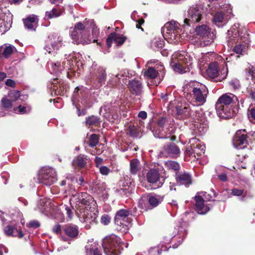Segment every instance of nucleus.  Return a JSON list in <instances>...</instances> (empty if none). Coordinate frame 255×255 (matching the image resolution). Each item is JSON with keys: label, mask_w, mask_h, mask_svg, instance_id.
Returning a JSON list of instances; mask_svg holds the SVG:
<instances>
[{"label": "nucleus", "mask_w": 255, "mask_h": 255, "mask_svg": "<svg viewBox=\"0 0 255 255\" xmlns=\"http://www.w3.org/2000/svg\"><path fill=\"white\" fill-rule=\"evenodd\" d=\"M196 196H201V198L204 199V202L209 201L211 200L212 199L211 195L207 194V193L205 192H201L198 193V195H196Z\"/></svg>", "instance_id": "5fc2aeb1"}, {"label": "nucleus", "mask_w": 255, "mask_h": 255, "mask_svg": "<svg viewBox=\"0 0 255 255\" xmlns=\"http://www.w3.org/2000/svg\"><path fill=\"white\" fill-rule=\"evenodd\" d=\"M228 73V69L227 67H224L223 69L221 71V77L222 79H224L226 77Z\"/></svg>", "instance_id": "774afa93"}, {"label": "nucleus", "mask_w": 255, "mask_h": 255, "mask_svg": "<svg viewBox=\"0 0 255 255\" xmlns=\"http://www.w3.org/2000/svg\"><path fill=\"white\" fill-rule=\"evenodd\" d=\"M128 132L129 135L132 137H136L138 136L139 130L135 126H129Z\"/></svg>", "instance_id": "8fccbe9b"}, {"label": "nucleus", "mask_w": 255, "mask_h": 255, "mask_svg": "<svg viewBox=\"0 0 255 255\" xmlns=\"http://www.w3.org/2000/svg\"><path fill=\"white\" fill-rule=\"evenodd\" d=\"M169 121L165 118H161L157 122V125L153 130V133L155 137L159 138L170 137L167 135L168 132V125Z\"/></svg>", "instance_id": "f8f14e48"}, {"label": "nucleus", "mask_w": 255, "mask_h": 255, "mask_svg": "<svg viewBox=\"0 0 255 255\" xmlns=\"http://www.w3.org/2000/svg\"><path fill=\"white\" fill-rule=\"evenodd\" d=\"M147 181L151 183H158L157 187L162 186L164 179L160 180L159 173L158 170L151 169L146 174Z\"/></svg>", "instance_id": "aec40b11"}, {"label": "nucleus", "mask_w": 255, "mask_h": 255, "mask_svg": "<svg viewBox=\"0 0 255 255\" xmlns=\"http://www.w3.org/2000/svg\"><path fill=\"white\" fill-rule=\"evenodd\" d=\"M120 239L112 234L103 240V247L107 255H119L120 254Z\"/></svg>", "instance_id": "0eeeda50"}, {"label": "nucleus", "mask_w": 255, "mask_h": 255, "mask_svg": "<svg viewBox=\"0 0 255 255\" xmlns=\"http://www.w3.org/2000/svg\"><path fill=\"white\" fill-rule=\"evenodd\" d=\"M248 116L249 119L252 122H255V109H251L248 111Z\"/></svg>", "instance_id": "bf43d9fd"}, {"label": "nucleus", "mask_w": 255, "mask_h": 255, "mask_svg": "<svg viewBox=\"0 0 255 255\" xmlns=\"http://www.w3.org/2000/svg\"><path fill=\"white\" fill-rule=\"evenodd\" d=\"M40 226L39 223L37 221H30L28 225V227L32 228H38Z\"/></svg>", "instance_id": "69168bd1"}, {"label": "nucleus", "mask_w": 255, "mask_h": 255, "mask_svg": "<svg viewBox=\"0 0 255 255\" xmlns=\"http://www.w3.org/2000/svg\"><path fill=\"white\" fill-rule=\"evenodd\" d=\"M64 208L65 209V210L66 211V214H67V217L69 218V219H71L73 217V213L72 212L70 208L68 206L64 205V206H61V208H60V209H63Z\"/></svg>", "instance_id": "4d7b16f0"}, {"label": "nucleus", "mask_w": 255, "mask_h": 255, "mask_svg": "<svg viewBox=\"0 0 255 255\" xmlns=\"http://www.w3.org/2000/svg\"><path fill=\"white\" fill-rule=\"evenodd\" d=\"M89 161V159L87 156L80 154L74 158L72 161V166L75 168H82L86 166Z\"/></svg>", "instance_id": "a878e982"}, {"label": "nucleus", "mask_w": 255, "mask_h": 255, "mask_svg": "<svg viewBox=\"0 0 255 255\" xmlns=\"http://www.w3.org/2000/svg\"><path fill=\"white\" fill-rule=\"evenodd\" d=\"M189 143L194 146V152L198 156L201 155L204 153L205 151V145L199 139L196 138H192L189 140Z\"/></svg>", "instance_id": "393cba45"}, {"label": "nucleus", "mask_w": 255, "mask_h": 255, "mask_svg": "<svg viewBox=\"0 0 255 255\" xmlns=\"http://www.w3.org/2000/svg\"><path fill=\"white\" fill-rule=\"evenodd\" d=\"M100 172L103 175H107L110 172V169L105 166L99 167Z\"/></svg>", "instance_id": "e2e57ef3"}, {"label": "nucleus", "mask_w": 255, "mask_h": 255, "mask_svg": "<svg viewBox=\"0 0 255 255\" xmlns=\"http://www.w3.org/2000/svg\"><path fill=\"white\" fill-rule=\"evenodd\" d=\"M156 69L152 67H149L147 70H145L144 72V76L148 79H154L157 77L158 72L162 73L161 77H163L164 74V68L160 62H157L156 64Z\"/></svg>", "instance_id": "a211bd4d"}, {"label": "nucleus", "mask_w": 255, "mask_h": 255, "mask_svg": "<svg viewBox=\"0 0 255 255\" xmlns=\"http://www.w3.org/2000/svg\"><path fill=\"white\" fill-rule=\"evenodd\" d=\"M227 40L229 46H232L234 43H238L234 48L237 54L243 55L246 53L250 44L249 34L247 29L241 27L239 24H234L227 33Z\"/></svg>", "instance_id": "f03ea898"}, {"label": "nucleus", "mask_w": 255, "mask_h": 255, "mask_svg": "<svg viewBox=\"0 0 255 255\" xmlns=\"http://www.w3.org/2000/svg\"><path fill=\"white\" fill-rule=\"evenodd\" d=\"M79 212L78 217L82 222L91 223L95 222L98 217L97 212L89 211L88 209H80Z\"/></svg>", "instance_id": "dca6fc26"}, {"label": "nucleus", "mask_w": 255, "mask_h": 255, "mask_svg": "<svg viewBox=\"0 0 255 255\" xmlns=\"http://www.w3.org/2000/svg\"><path fill=\"white\" fill-rule=\"evenodd\" d=\"M48 38L44 49L48 53L55 54L62 46V38L57 34L51 35Z\"/></svg>", "instance_id": "ddd939ff"}, {"label": "nucleus", "mask_w": 255, "mask_h": 255, "mask_svg": "<svg viewBox=\"0 0 255 255\" xmlns=\"http://www.w3.org/2000/svg\"><path fill=\"white\" fill-rule=\"evenodd\" d=\"M192 122L193 126L192 128H194L196 133L201 135L207 131V125L203 123V120L200 116V114H196L195 117L193 118Z\"/></svg>", "instance_id": "f3484780"}, {"label": "nucleus", "mask_w": 255, "mask_h": 255, "mask_svg": "<svg viewBox=\"0 0 255 255\" xmlns=\"http://www.w3.org/2000/svg\"><path fill=\"white\" fill-rule=\"evenodd\" d=\"M203 17V12L201 8L197 6H192L187 11L186 17L184 20L185 24L190 26L199 22Z\"/></svg>", "instance_id": "9b49d317"}, {"label": "nucleus", "mask_w": 255, "mask_h": 255, "mask_svg": "<svg viewBox=\"0 0 255 255\" xmlns=\"http://www.w3.org/2000/svg\"><path fill=\"white\" fill-rule=\"evenodd\" d=\"M136 13V11H134L131 14V17L133 20L137 22L136 27L137 28H141V30L143 31V29L140 27V26L144 23V20L142 18H140L138 20H136L135 17V14Z\"/></svg>", "instance_id": "3c124183"}, {"label": "nucleus", "mask_w": 255, "mask_h": 255, "mask_svg": "<svg viewBox=\"0 0 255 255\" xmlns=\"http://www.w3.org/2000/svg\"><path fill=\"white\" fill-rule=\"evenodd\" d=\"M201 196H195V200L196 202V210L199 214H205L210 210V207L208 205L205 204L204 199L201 198Z\"/></svg>", "instance_id": "5701e85b"}, {"label": "nucleus", "mask_w": 255, "mask_h": 255, "mask_svg": "<svg viewBox=\"0 0 255 255\" xmlns=\"http://www.w3.org/2000/svg\"><path fill=\"white\" fill-rule=\"evenodd\" d=\"M7 96L14 103L20 98V94L19 91L13 90L10 91Z\"/></svg>", "instance_id": "a19ab883"}, {"label": "nucleus", "mask_w": 255, "mask_h": 255, "mask_svg": "<svg viewBox=\"0 0 255 255\" xmlns=\"http://www.w3.org/2000/svg\"><path fill=\"white\" fill-rule=\"evenodd\" d=\"M30 111V108L28 107H25L21 105L13 109V111L16 114H23L28 113Z\"/></svg>", "instance_id": "a18cd8bd"}, {"label": "nucleus", "mask_w": 255, "mask_h": 255, "mask_svg": "<svg viewBox=\"0 0 255 255\" xmlns=\"http://www.w3.org/2000/svg\"><path fill=\"white\" fill-rule=\"evenodd\" d=\"M244 190L243 189L233 188L231 190V194L234 196H241L243 195Z\"/></svg>", "instance_id": "6e6d98bb"}, {"label": "nucleus", "mask_w": 255, "mask_h": 255, "mask_svg": "<svg viewBox=\"0 0 255 255\" xmlns=\"http://www.w3.org/2000/svg\"><path fill=\"white\" fill-rule=\"evenodd\" d=\"M85 249L86 255H101L99 246L95 243L87 245Z\"/></svg>", "instance_id": "7c9ffc66"}, {"label": "nucleus", "mask_w": 255, "mask_h": 255, "mask_svg": "<svg viewBox=\"0 0 255 255\" xmlns=\"http://www.w3.org/2000/svg\"><path fill=\"white\" fill-rule=\"evenodd\" d=\"M129 215V211L126 209H121L118 211L115 217V222L117 229L120 232L126 233L128 232L129 224L127 219Z\"/></svg>", "instance_id": "9d476101"}, {"label": "nucleus", "mask_w": 255, "mask_h": 255, "mask_svg": "<svg viewBox=\"0 0 255 255\" xmlns=\"http://www.w3.org/2000/svg\"><path fill=\"white\" fill-rule=\"evenodd\" d=\"M86 125L89 127L92 126H97L100 123L99 119L96 116H92L86 119Z\"/></svg>", "instance_id": "37998d69"}, {"label": "nucleus", "mask_w": 255, "mask_h": 255, "mask_svg": "<svg viewBox=\"0 0 255 255\" xmlns=\"http://www.w3.org/2000/svg\"><path fill=\"white\" fill-rule=\"evenodd\" d=\"M1 103L2 107L6 109L11 108L13 105V102L7 96H5L2 98L1 100Z\"/></svg>", "instance_id": "c03bdc74"}, {"label": "nucleus", "mask_w": 255, "mask_h": 255, "mask_svg": "<svg viewBox=\"0 0 255 255\" xmlns=\"http://www.w3.org/2000/svg\"><path fill=\"white\" fill-rule=\"evenodd\" d=\"M62 13V11L58 8H53L51 10L46 11L45 16L47 18H53L59 16Z\"/></svg>", "instance_id": "4c0bfd02"}, {"label": "nucleus", "mask_w": 255, "mask_h": 255, "mask_svg": "<svg viewBox=\"0 0 255 255\" xmlns=\"http://www.w3.org/2000/svg\"><path fill=\"white\" fill-rule=\"evenodd\" d=\"M247 133L245 129L237 131L233 140V144L235 148L241 149L247 146L248 144Z\"/></svg>", "instance_id": "2eb2a0df"}, {"label": "nucleus", "mask_w": 255, "mask_h": 255, "mask_svg": "<svg viewBox=\"0 0 255 255\" xmlns=\"http://www.w3.org/2000/svg\"><path fill=\"white\" fill-rule=\"evenodd\" d=\"M230 86L234 89H237L240 87V83L238 80H232L230 82Z\"/></svg>", "instance_id": "0e129e2a"}, {"label": "nucleus", "mask_w": 255, "mask_h": 255, "mask_svg": "<svg viewBox=\"0 0 255 255\" xmlns=\"http://www.w3.org/2000/svg\"><path fill=\"white\" fill-rule=\"evenodd\" d=\"M224 15L222 12H216L213 17V22L218 27L222 26L225 23Z\"/></svg>", "instance_id": "72a5a7b5"}, {"label": "nucleus", "mask_w": 255, "mask_h": 255, "mask_svg": "<svg viewBox=\"0 0 255 255\" xmlns=\"http://www.w3.org/2000/svg\"><path fill=\"white\" fill-rule=\"evenodd\" d=\"M165 165L169 169L177 170L179 169V164L173 161H167L165 162Z\"/></svg>", "instance_id": "09e8293b"}, {"label": "nucleus", "mask_w": 255, "mask_h": 255, "mask_svg": "<svg viewBox=\"0 0 255 255\" xmlns=\"http://www.w3.org/2000/svg\"><path fill=\"white\" fill-rule=\"evenodd\" d=\"M149 253L150 255H160L159 246L151 248L149 250Z\"/></svg>", "instance_id": "13d9d810"}, {"label": "nucleus", "mask_w": 255, "mask_h": 255, "mask_svg": "<svg viewBox=\"0 0 255 255\" xmlns=\"http://www.w3.org/2000/svg\"><path fill=\"white\" fill-rule=\"evenodd\" d=\"M206 73L211 78L217 77L219 73L218 63L216 62L210 63L208 69L206 70Z\"/></svg>", "instance_id": "c85d7f7f"}, {"label": "nucleus", "mask_w": 255, "mask_h": 255, "mask_svg": "<svg viewBox=\"0 0 255 255\" xmlns=\"http://www.w3.org/2000/svg\"><path fill=\"white\" fill-rule=\"evenodd\" d=\"M38 180L39 183L46 186L53 184L57 180L55 170L51 167L42 168L39 172Z\"/></svg>", "instance_id": "1a4fd4ad"}, {"label": "nucleus", "mask_w": 255, "mask_h": 255, "mask_svg": "<svg viewBox=\"0 0 255 255\" xmlns=\"http://www.w3.org/2000/svg\"><path fill=\"white\" fill-rule=\"evenodd\" d=\"M93 75L98 81V82L101 85L105 81L106 78V72L105 69L103 67H98L95 69V72Z\"/></svg>", "instance_id": "bb28decb"}, {"label": "nucleus", "mask_w": 255, "mask_h": 255, "mask_svg": "<svg viewBox=\"0 0 255 255\" xmlns=\"http://www.w3.org/2000/svg\"><path fill=\"white\" fill-rule=\"evenodd\" d=\"M82 193H77L73 195L70 200L71 204L74 203L77 206L81 207V202L82 201Z\"/></svg>", "instance_id": "79ce46f5"}, {"label": "nucleus", "mask_w": 255, "mask_h": 255, "mask_svg": "<svg viewBox=\"0 0 255 255\" xmlns=\"http://www.w3.org/2000/svg\"><path fill=\"white\" fill-rule=\"evenodd\" d=\"M140 169V162L137 159H133L130 162V171L132 174H135Z\"/></svg>", "instance_id": "c9c22d12"}, {"label": "nucleus", "mask_w": 255, "mask_h": 255, "mask_svg": "<svg viewBox=\"0 0 255 255\" xmlns=\"http://www.w3.org/2000/svg\"><path fill=\"white\" fill-rule=\"evenodd\" d=\"M235 100L237 101L238 98L231 93H226L220 97L216 104L218 115L224 119L231 118L233 115L232 103Z\"/></svg>", "instance_id": "39448f33"}, {"label": "nucleus", "mask_w": 255, "mask_h": 255, "mask_svg": "<svg viewBox=\"0 0 255 255\" xmlns=\"http://www.w3.org/2000/svg\"><path fill=\"white\" fill-rule=\"evenodd\" d=\"M58 79L56 78L54 80V82H53L52 84L53 85V87H52L53 89V90L55 91V94L56 95H63L64 94V91H62L61 89V84L60 83V82L58 81Z\"/></svg>", "instance_id": "58836bf2"}, {"label": "nucleus", "mask_w": 255, "mask_h": 255, "mask_svg": "<svg viewBox=\"0 0 255 255\" xmlns=\"http://www.w3.org/2000/svg\"><path fill=\"white\" fill-rule=\"evenodd\" d=\"M163 197L158 195L151 196L148 198V202L152 207H156L163 201Z\"/></svg>", "instance_id": "f704fd0d"}, {"label": "nucleus", "mask_w": 255, "mask_h": 255, "mask_svg": "<svg viewBox=\"0 0 255 255\" xmlns=\"http://www.w3.org/2000/svg\"><path fill=\"white\" fill-rule=\"evenodd\" d=\"M98 136L95 134H92L90 136L89 145L91 147H94L98 144Z\"/></svg>", "instance_id": "603ef678"}, {"label": "nucleus", "mask_w": 255, "mask_h": 255, "mask_svg": "<svg viewBox=\"0 0 255 255\" xmlns=\"http://www.w3.org/2000/svg\"><path fill=\"white\" fill-rule=\"evenodd\" d=\"M75 55H80L78 53H73L69 55V56L67 57V64L69 65V66L72 68V67L74 66V64L76 63V60H75L74 61L72 60V59L74 57Z\"/></svg>", "instance_id": "864d4df0"}, {"label": "nucleus", "mask_w": 255, "mask_h": 255, "mask_svg": "<svg viewBox=\"0 0 255 255\" xmlns=\"http://www.w3.org/2000/svg\"><path fill=\"white\" fill-rule=\"evenodd\" d=\"M180 24L177 21L172 20L167 22L163 28L164 39L169 43L177 44L180 41V33L181 29Z\"/></svg>", "instance_id": "423d86ee"}, {"label": "nucleus", "mask_w": 255, "mask_h": 255, "mask_svg": "<svg viewBox=\"0 0 255 255\" xmlns=\"http://www.w3.org/2000/svg\"><path fill=\"white\" fill-rule=\"evenodd\" d=\"M162 39L159 38H155L152 41L151 46L155 49L161 48L164 44Z\"/></svg>", "instance_id": "de8ad7c7"}, {"label": "nucleus", "mask_w": 255, "mask_h": 255, "mask_svg": "<svg viewBox=\"0 0 255 255\" xmlns=\"http://www.w3.org/2000/svg\"><path fill=\"white\" fill-rule=\"evenodd\" d=\"M126 40V37L125 36L116 33H113L108 36L107 39V43L108 47H110L112 43H115L116 46L121 45L124 43Z\"/></svg>", "instance_id": "4be33fe9"}, {"label": "nucleus", "mask_w": 255, "mask_h": 255, "mask_svg": "<svg viewBox=\"0 0 255 255\" xmlns=\"http://www.w3.org/2000/svg\"><path fill=\"white\" fill-rule=\"evenodd\" d=\"M110 221L111 218L107 215H104L101 217V223L105 225H108L110 223Z\"/></svg>", "instance_id": "680f3d73"}, {"label": "nucleus", "mask_w": 255, "mask_h": 255, "mask_svg": "<svg viewBox=\"0 0 255 255\" xmlns=\"http://www.w3.org/2000/svg\"><path fill=\"white\" fill-rule=\"evenodd\" d=\"M112 113V111L110 109V106L108 105H104L100 109V114H103L105 116V114L111 113ZM106 116H105L106 117Z\"/></svg>", "instance_id": "052dcab7"}, {"label": "nucleus", "mask_w": 255, "mask_h": 255, "mask_svg": "<svg viewBox=\"0 0 255 255\" xmlns=\"http://www.w3.org/2000/svg\"><path fill=\"white\" fill-rule=\"evenodd\" d=\"M2 49H3V50L2 52V55L5 58L8 57L15 50L13 46L9 44H5L3 47L1 48V50Z\"/></svg>", "instance_id": "e433bc0d"}, {"label": "nucleus", "mask_w": 255, "mask_h": 255, "mask_svg": "<svg viewBox=\"0 0 255 255\" xmlns=\"http://www.w3.org/2000/svg\"><path fill=\"white\" fill-rule=\"evenodd\" d=\"M71 37L76 44H87L92 42H97L99 35V29L93 20H85L84 23L78 22L71 30Z\"/></svg>", "instance_id": "f257e3e1"}, {"label": "nucleus", "mask_w": 255, "mask_h": 255, "mask_svg": "<svg viewBox=\"0 0 255 255\" xmlns=\"http://www.w3.org/2000/svg\"><path fill=\"white\" fill-rule=\"evenodd\" d=\"M23 23L25 27L30 30H35L37 26L38 18L37 15L31 14L25 19H23Z\"/></svg>", "instance_id": "b1692460"}, {"label": "nucleus", "mask_w": 255, "mask_h": 255, "mask_svg": "<svg viewBox=\"0 0 255 255\" xmlns=\"http://www.w3.org/2000/svg\"><path fill=\"white\" fill-rule=\"evenodd\" d=\"M3 232L6 236L22 238L24 235L21 229L14 221L3 224Z\"/></svg>", "instance_id": "4468645a"}, {"label": "nucleus", "mask_w": 255, "mask_h": 255, "mask_svg": "<svg viewBox=\"0 0 255 255\" xmlns=\"http://www.w3.org/2000/svg\"><path fill=\"white\" fill-rule=\"evenodd\" d=\"M177 114L179 119H186L191 116V119L193 121V118L195 117L196 114H199L197 112L191 111L189 106H178L176 107Z\"/></svg>", "instance_id": "412c9836"}, {"label": "nucleus", "mask_w": 255, "mask_h": 255, "mask_svg": "<svg viewBox=\"0 0 255 255\" xmlns=\"http://www.w3.org/2000/svg\"><path fill=\"white\" fill-rule=\"evenodd\" d=\"M186 154L189 155H192V154H195L194 152V146H192L191 144H190V146L187 147L186 150Z\"/></svg>", "instance_id": "338daca9"}, {"label": "nucleus", "mask_w": 255, "mask_h": 255, "mask_svg": "<svg viewBox=\"0 0 255 255\" xmlns=\"http://www.w3.org/2000/svg\"><path fill=\"white\" fill-rule=\"evenodd\" d=\"M82 201L81 202V206L82 205H89L91 201L93 200L92 197L85 192L82 193Z\"/></svg>", "instance_id": "49530a36"}, {"label": "nucleus", "mask_w": 255, "mask_h": 255, "mask_svg": "<svg viewBox=\"0 0 255 255\" xmlns=\"http://www.w3.org/2000/svg\"><path fill=\"white\" fill-rule=\"evenodd\" d=\"M128 88L132 94L136 95H140L142 92L141 84L137 80L130 81L128 83Z\"/></svg>", "instance_id": "cd10ccee"}, {"label": "nucleus", "mask_w": 255, "mask_h": 255, "mask_svg": "<svg viewBox=\"0 0 255 255\" xmlns=\"http://www.w3.org/2000/svg\"><path fill=\"white\" fill-rule=\"evenodd\" d=\"M64 232L68 236L74 238L78 235V229L76 226L69 225L65 228Z\"/></svg>", "instance_id": "473e14b6"}, {"label": "nucleus", "mask_w": 255, "mask_h": 255, "mask_svg": "<svg viewBox=\"0 0 255 255\" xmlns=\"http://www.w3.org/2000/svg\"><path fill=\"white\" fill-rule=\"evenodd\" d=\"M193 57L185 51L175 52L171 57V66L179 73L189 72L193 63Z\"/></svg>", "instance_id": "20e7f679"}, {"label": "nucleus", "mask_w": 255, "mask_h": 255, "mask_svg": "<svg viewBox=\"0 0 255 255\" xmlns=\"http://www.w3.org/2000/svg\"><path fill=\"white\" fill-rule=\"evenodd\" d=\"M249 73L252 77V83H250L247 88V96L255 101V67H252L250 69Z\"/></svg>", "instance_id": "6ab92c4d"}, {"label": "nucleus", "mask_w": 255, "mask_h": 255, "mask_svg": "<svg viewBox=\"0 0 255 255\" xmlns=\"http://www.w3.org/2000/svg\"><path fill=\"white\" fill-rule=\"evenodd\" d=\"M176 180L180 185H185L186 186L191 184V176L187 173H180L177 175Z\"/></svg>", "instance_id": "c756f323"}, {"label": "nucleus", "mask_w": 255, "mask_h": 255, "mask_svg": "<svg viewBox=\"0 0 255 255\" xmlns=\"http://www.w3.org/2000/svg\"><path fill=\"white\" fill-rule=\"evenodd\" d=\"M164 151L168 154L172 155H177L179 153V148L175 144L171 143L165 145L164 147Z\"/></svg>", "instance_id": "2f4dec72"}, {"label": "nucleus", "mask_w": 255, "mask_h": 255, "mask_svg": "<svg viewBox=\"0 0 255 255\" xmlns=\"http://www.w3.org/2000/svg\"><path fill=\"white\" fill-rule=\"evenodd\" d=\"M65 63H62V65H61L60 62H57L54 64H51V68L53 73L55 74H57L58 73L60 72L63 68H65L66 66H64Z\"/></svg>", "instance_id": "ea45409f"}, {"label": "nucleus", "mask_w": 255, "mask_h": 255, "mask_svg": "<svg viewBox=\"0 0 255 255\" xmlns=\"http://www.w3.org/2000/svg\"><path fill=\"white\" fill-rule=\"evenodd\" d=\"M195 31L197 35L202 38L200 43L201 46H208L213 42L215 34L206 25L197 27Z\"/></svg>", "instance_id": "6e6552de"}, {"label": "nucleus", "mask_w": 255, "mask_h": 255, "mask_svg": "<svg viewBox=\"0 0 255 255\" xmlns=\"http://www.w3.org/2000/svg\"><path fill=\"white\" fill-rule=\"evenodd\" d=\"M183 88L185 97L194 106H199L205 103L208 90L204 85L191 81L185 85Z\"/></svg>", "instance_id": "7ed1b4c3"}]
</instances>
